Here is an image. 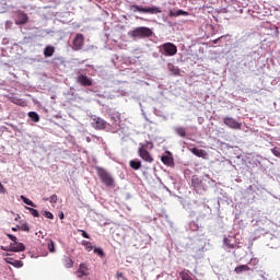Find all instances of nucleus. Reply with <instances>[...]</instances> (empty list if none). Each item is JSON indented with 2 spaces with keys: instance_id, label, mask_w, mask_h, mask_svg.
I'll list each match as a JSON object with an SVG mask.
<instances>
[{
  "instance_id": "cd10ccee",
  "label": "nucleus",
  "mask_w": 280,
  "mask_h": 280,
  "mask_svg": "<svg viewBox=\"0 0 280 280\" xmlns=\"http://www.w3.org/2000/svg\"><path fill=\"white\" fill-rule=\"evenodd\" d=\"M48 250L49 253H56V244L54 243L52 240L48 242Z\"/></svg>"
},
{
  "instance_id": "5701e85b",
  "label": "nucleus",
  "mask_w": 280,
  "mask_h": 280,
  "mask_svg": "<svg viewBox=\"0 0 280 280\" xmlns=\"http://www.w3.org/2000/svg\"><path fill=\"white\" fill-rule=\"evenodd\" d=\"M21 200H23L24 205H27L28 207H34L36 208V203H34V201L30 200L27 197L25 196H21Z\"/></svg>"
},
{
  "instance_id": "f03ea898",
  "label": "nucleus",
  "mask_w": 280,
  "mask_h": 280,
  "mask_svg": "<svg viewBox=\"0 0 280 280\" xmlns=\"http://www.w3.org/2000/svg\"><path fill=\"white\" fill-rule=\"evenodd\" d=\"M130 38H150L152 36V30L145 26H139L128 33Z\"/></svg>"
},
{
  "instance_id": "79ce46f5",
  "label": "nucleus",
  "mask_w": 280,
  "mask_h": 280,
  "mask_svg": "<svg viewBox=\"0 0 280 280\" xmlns=\"http://www.w3.org/2000/svg\"><path fill=\"white\" fill-rule=\"evenodd\" d=\"M1 250L9 252V250H10V245H9V247H3V246H1Z\"/></svg>"
},
{
  "instance_id": "473e14b6",
  "label": "nucleus",
  "mask_w": 280,
  "mask_h": 280,
  "mask_svg": "<svg viewBox=\"0 0 280 280\" xmlns=\"http://www.w3.org/2000/svg\"><path fill=\"white\" fill-rule=\"evenodd\" d=\"M44 215L45 218H47L48 220H54V213L49 212V211H44Z\"/></svg>"
},
{
  "instance_id": "7ed1b4c3",
  "label": "nucleus",
  "mask_w": 280,
  "mask_h": 280,
  "mask_svg": "<svg viewBox=\"0 0 280 280\" xmlns=\"http://www.w3.org/2000/svg\"><path fill=\"white\" fill-rule=\"evenodd\" d=\"M129 9L131 12H140L142 14H161L163 12L159 7H141L138 4H131Z\"/></svg>"
},
{
  "instance_id": "a19ab883",
  "label": "nucleus",
  "mask_w": 280,
  "mask_h": 280,
  "mask_svg": "<svg viewBox=\"0 0 280 280\" xmlns=\"http://www.w3.org/2000/svg\"><path fill=\"white\" fill-rule=\"evenodd\" d=\"M59 219H60V220H65V212H60Z\"/></svg>"
},
{
  "instance_id": "412c9836",
  "label": "nucleus",
  "mask_w": 280,
  "mask_h": 280,
  "mask_svg": "<svg viewBox=\"0 0 280 280\" xmlns=\"http://www.w3.org/2000/svg\"><path fill=\"white\" fill-rule=\"evenodd\" d=\"M129 165H130L131 170H141V162L140 161L131 160L129 162Z\"/></svg>"
},
{
  "instance_id": "4468645a",
  "label": "nucleus",
  "mask_w": 280,
  "mask_h": 280,
  "mask_svg": "<svg viewBox=\"0 0 280 280\" xmlns=\"http://www.w3.org/2000/svg\"><path fill=\"white\" fill-rule=\"evenodd\" d=\"M77 277H79V279H82V277H89V266H86V264H81L79 266Z\"/></svg>"
},
{
  "instance_id": "f8f14e48",
  "label": "nucleus",
  "mask_w": 280,
  "mask_h": 280,
  "mask_svg": "<svg viewBox=\"0 0 280 280\" xmlns=\"http://www.w3.org/2000/svg\"><path fill=\"white\" fill-rule=\"evenodd\" d=\"M77 82L78 84H81V86H93V81L91 80V78L84 74H80L79 77H77Z\"/></svg>"
},
{
  "instance_id": "39448f33",
  "label": "nucleus",
  "mask_w": 280,
  "mask_h": 280,
  "mask_svg": "<svg viewBox=\"0 0 280 280\" xmlns=\"http://www.w3.org/2000/svg\"><path fill=\"white\" fill-rule=\"evenodd\" d=\"M7 237L13 242L10 244L11 253H23V250H25V245L23 243H19L16 236L7 234Z\"/></svg>"
},
{
  "instance_id": "20e7f679",
  "label": "nucleus",
  "mask_w": 280,
  "mask_h": 280,
  "mask_svg": "<svg viewBox=\"0 0 280 280\" xmlns=\"http://www.w3.org/2000/svg\"><path fill=\"white\" fill-rule=\"evenodd\" d=\"M160 51L163 56H176L178 54V47L173 43H164L160 46Z\"/></svg>"
},
{
  "instance_id": "b1692460",
  "label": "nucleus",
  "mask_w": 280,
  "mask_h": 280,
  "mask_svg": "<svg viewBox=\"0 0 280 280\" xmlns=\"http://www.w3.org/2000/svg\"><path fill=\"white\" fill-rule=\"evenodd\" d=\"M179 277L182 280H191V276H189V270H184L179 272Z\"/></svg>"
},
{
  "instance_id": "a878e982",
  "label": "nucleus",
  "mask_w": 280,
  "mask_h": 280,
  "mask_svg": "<svg viewBox=\"0 0 280 280\" xmlns=\"http://www.w3.org/2000/svg\"><path fill=\"white\" fill-rule=\"evenodd\" d=\"M25 209H27V211H30L31 215H33V218H40V213H38V210L34 209V208H30V207H25Z\"/></svg>"
},
{
  "instance_id": "f3484780",
  "label": "nucleus",
  "mask_w": 280,
  "mask_h": 280,
  "mask_svg": "<svg viewBox=\"0 0 280 280\" xmlns=\"http://www.w3.org/2000/svg\"><path fill=\"white\" fill-rule=\"evenodd\" d=\"M250 271V267L248 265H240L234 269L235 275H242V272Z\"/></svg>"
},
{
  "instance_id": "a211bd4d",
  "label": "nucleus",
  "mask_w": 280,
  "mask_h": 280,
  "mask_svg": "<svg viewBox=\"0 0 280 280\" xmlns=\"http://www.w3.org/2000/svg\"><path fill=\"white\" fill-rule=\"evenodd\" d=\"M56 51V48L54 46H46L44 49V56L45 58H51Z\"/></svg>"
},
{
  "instance_id": "393cba45",
  "label": "nucleus",
  "mask_w": 280,
  "mask_h": 280,
  "mask_svg": "<svg viewBox=\"0 0 280 280\" xmlns=\"http://www.w3.org/2000/svg\"><path fill=\"white\" fill-rule=\"evenodd\" d=\"M168 70L173 75H180V69L176 68V66L171 65Z\"/></svg>"
},
{
  "instance_id": "6ab92c4d",
  "label": "nucleus",
  "mask_w": 280,
  "mask_h": 280,
  "mask_svg": "<svg viewBox=\"0 0 280 280\" xmlns=\"http://www.w3.org/2000/svg\"><path fill=\"white\" fill-rule=\"evenodd\" d=\"M174 131H175V135H178V137H182L183 139L187 137V129H185V127H176Z\"/></svg>"
},
{
  "instance_id": "e433bc0d",
  "label": "nucleus",
  "mask_w": 280,
  "mask_h": 280,
  "mask_svg": "<svg viewBox=\"0 0 280 280\" xmlns=\"http://www.w3.org/2000/svg\"><path fill=\"white\" fill-rule=\"evenodd\" d=\"M12 266H14L15 268H21V266H23V262L15 260Z\"/></svg>"
},
{
  "instance_id": "58836bf2",
  "label": "nucleus",
  "mask_w": 280,
  "mask_h": 280,
  "mask_svg": "<svg viewBox=\"0 0 280 280\" xmlns=\"http://www.w3.org/2000/svg\"><path fill=\"white\" fill-rule=\"evenodd\" d=\"M4 261L7 264H10L11 266H12V264H14L12 258H5Z\"/></svg>"
},
{
  "instance_id": "c9c22d12",
  "label": "nucleus",
  "mask_w": 280,
  "mask_h": 280,
  "mask_svg": "<svg viewBox=\"0 0 280 280\" xmlns=\"http://www.w3.org/2000/svg\"><path fill=\"white\" fill-rule=\"evenodd\" d=\"M81 235L82 237H84L85 240H91V236L89 235V233H86V231L81 230Z\"/></svg>"
},
{
  "instance_id": "72a5a7b5",
  "label": "nucleus",
  "mask_w": 280,
  "mask_h": 280,
  "mask_svg": "<svg viewBox=\"0 0 280 280\" xmlns=\"http://www.w3.org/2000/svg\"><path fill=\"white\" fill-rule=\"evenodd\" d=\"M224 244L228 246V248H235V245L231 244V241L229 238H224Z\"/></svg>"
},
{
  "instance_id": "4c0bfd02",
  "label": "nucleus",
  "mask_w": 280,
  "mask_h": 280,
  "mask_svg": "<svg viewBox=\"0 0 280 280\" xmlns=\"http://www.w3.org/2000/svg\"><path fill=\"white\" fill-rule=\"evenodd\" d=\"M5 186H3V184L0 183V194H5Z\"/></svg>"
},
{
  "instance_id": "9b49d317",
  "label": "nucleus",
  "mask_w": 280,
  "mask_h": 280,
  "mask_svg": "<svg viewBox=\"0 0 280 280\" xmlns=\"http://www.w3.org/2000/svg\"><path fill=\"white\" fill-rule=\"evenodd\" d=\"M138 154L139 156L145 161L147 163H152L154 161V159L152 158V155L148 152V150H145V148L141 147L138 150Z\"/></svg>"
},
{
  "instance_id": "6e6552de",
  "label": "nucleus",
  "mask_w": 280,
  "mask_h": 280,
  "mask_svg": "<svg viewBox=\"0 0 280 280\" xmlns=\"http://www.w3.org/2000/svg\"><path fill=\"white\" fill-rule=\"evenodd\" d=\"M84 47V35L79 33L72 40V49L73 51H80Z\"/></svg>"
},
{
  "instance_id": "ea45409f",
  "label": "nucleus",
  "mask_w": 280,
  "mask_h": 280,
  "mask_svg": "<svg viewBox=\"0 0 280 280\" xmlns=\"http://www.w3.org/2000/svg\"><path fill=\"white\" fill-rule=\"evenodd\" d=\"M221 38H224V36H221V37H219L217 39H213L212 40L213 45H218V42L221 40Z\"/></svg>"
},
{
  "instance_id": "423d86ee",
  "label": "nucleus",
  "mask_w": 280,
  "mask_h": 280,
  "mask_svg": "<svg viewBox=\"0 0 280 280\" xmlns=\"http://www.w3.org/2000/svg\"><path fill=\"white\" fill-rule=\"evenodd\" d=\"M191 185L196 191V194H202L207 190V186L202 179H200L198 176H192L191 178Z\"/></svg>"
},
{
  "instance_id": "7c9ffc66",
  "label": "nucleus",
  "mask_w": 280,
  "mask_h": 280,
  "mask_svg": "<svg viewBox=\"0 0 280 280\" xmlns=\"http://www.w3.org/2000/svg\"><path fill=\"white\" fill-rule=\"evenodd\" d=\"M20 231H25V233H30V225L27 223L22 224L21 226H18Z\"/></svg>"
},
{
  "instance_id": "2eb2a0df",
  "label": "nucleus",
  "mask_w": 280,
  "mask_h": 280,
  "mask_svg": "<svg viewBox=\"0 0 280 280\" xmlns=\"http://www.w3.org/2000/svg\"><path fill=\"white\" fill-rule=\"evenodd\" d=\"M189 150H190L191 154H194L195 156H198L199 159H207V156H208L207 151H205L202 149L191 148Z\"/></svg>"
},
{
  "instance_id": "bb28decb",
  "label": "nucleus",
  "mask_w": 280,
  "mask_h": 280,
  "mask_svg": "<svg viewBox=\"0 0 280 280\" xmlns=\"http://www.w3.org/2000/svg\"><path fill=\"white\" fill-rule=\"evenodd\" d=\"M65 268H73V260L70 257L63 259Z\"/></svg>"
},
{
  "instance_id": "aec40b11",
  "label": "nucleus",
  "mask_w": 280,
  "mask_h": 280,
  "mask_svg": "<svg viewBox=\"0 0 280 280\" xmlns=\"http://www.w3.org/2000/svg\"><path fill=\"white\" fill-rule=\"evenodd\" d=\"M10 102H12V104H16V106H25V101L16 96L10 97Z\"/></svg>"
},
{
  "instance_id": "c85d7f7f",
  "label": "nucleus",
  "mask_w": 280,
  "mask_h": 280,
  "mask_svg": "<svg viewBox=\"0 0 280 280\" xmlns=\"http://www.w3.org/2000/svg\"><path fill=\"white\" fill-rule=\"evenodd\" d=\"M82 246H85L86 250L89 252L93 250V244H91L89 241H83Z\"/></svg>"
},
{
  "instance_id": "c756f323",
  "label": "nucleus",
  "mask_w": 280,
  "mask_h": 280,
  "mask_svg": "<svg viewBox=\"0 0 280 280\" xmlns=\"http://www.w3.org/2000/svg\"><path fill=\"white\" fill-rule=\"evenodd\" d=\"M45 200H49L51 205H56V202H58V195H51L48 199Z\"/></svg>"
},
{
  "instance_id": "4be33fe9",
  "label": "nucleus",
  "mask_w": 280,
  "mask_h": 280,
  "mask_svg": "<svg viewBox=\"0 0 280 280\" xmlns=\"http://www.w3.org/2000/svg\"><path fill=\"white\" fill-rule=\"evenodd\" d=\"M28 117H30V119H32V121H35V122L40 121V117L38 116V113H36V112H30Z\"/></svg>"
},
{
  "instance_id": "dca6fc26",
  "label": "nucleus",
  "mask_w": 280,
  "mask_h": 280,
  "mask_svg": "<svg viewBox=\"0 0 280 280\" xmlns=\"http://www.w3.org/2000/svg\"><path fill=\"white\" fill-rule=\"evenodd\" d=\"M168 16H189V12L183 11V10H177V11L171 10L168 12Z\"/></svg>"
},
{
  "instance_id": "37998d69",
  "label": "nucleus",
  "mask_w": 280,
  "mask_h": 280,
  "mask_svg": "<svg viewBox=\"0 0 280 280\" xmlns=\"http://www.w3.org/2000/svg\"><path fill=\"white\" fill-rule=\"evenodd\" d=\"M12 231H16V228H12Z\"/></svg>"
},
{
  "instance_id": "0eeeda50",
  "label": "nucleus",
  "mask_w": 280,
  "mask_h": 280,
  "mask_svg": "<svg viewBox=\"0 0 280 280\" xmlns=\"http://www.w3.org/2000/svg\"><path fill=\"white\" fill-rule=\"evenodd\" d=\"M223 124L228 127L231 128L232 130H242V122L236 121L235 118L233 117H224L223 118Z\"/></svg>"
},
{
  "instance_id": "f704fd0d",
  "label": "nucleus",
  "mask_w": 280,
  "mask_h": 280,
  "mask_svg": "<svg viewBox=\"0 0 280 280\" xmlns=\"http://www.w3.org/2000/svg\"><path fill=\"white\" fill-rule=\"evenodd\" d=\"M94 253L100 255V257H104V250L102 248H94Z\"/></svg>"
},
{
  "instance_id": "9d476101",
  "label": "nucleus",
  "mask_w": 280,
  "mask_h": 280,
  "mask_svg": "<svg viewBox=\"0 0 280 280\" xmlns=\"http://www.w3.org/2000/svg\"><path fill=\"white\" fill-rule=\"evenodd\" d=\"M30 21V18L26 15L25 12L19 11L15 16V25H25Z\"/></svg>"
},
{
  "instance_id": "ddd939ff",
  "label": "nucleus",
  "mask_w": 280,
  "mask_h": 280,
  "mask_svg": "<svg viewBox=\"0 0 280 280\" xmlns=\"http://www.w3.org/2000/svg\"><path fill=\"white\" fill-rule=\"evenodd\" d=\"M161 161L164 165H167V167H174V158H172L170 151L166 152V155H162Z\"/></svg>"
},
{
  "instance_id": "2f4dec72",
  "label": "nucleus",
  "mask_w": 280,
  "mask_h": 280,
  "mask_svg": "<svg viewBox=\"0 0 280 280\" xmlns=\"http://www.w3.org/2000/svg\"><path fill=\"white\" fill-rule=\"evenodd\" d=\"M272 154L276 155L278 159H280V149L279 148H273L271 150Z\"/></svg>"
},
{
  "instance_id": "f257e3e1",
  "label": "nucleus",
  "mask_w": 280,
  "mask_h": 280,
  "mask_svg": "<svg viewBox=\"0 0 280 280\" xmlns=\"http://www.w3.org/2000/svg\"><path fill=\"white\" fill-rule=\"evenodd\" d=\"M96 174L98 178H101L103 185L106 187H115V178H113L108 171L102 168L101 166H96Z\"/></svg>"
},
{
  "instance_id": "1a4fd4ad",
  "label": "nucleus",
  "mask_w": 280,
  "mask_h": 280,
  "mask_svg": "<svg viewBox=\"0 0 280 280\" xmlns=\"http://www.w3.org/2000/svg\"><path fill=\"white\" fill-rule=\"evenodd\" d=\"M92 126L95 128V130H105L106 120L102 119L101 117H94L92 120Z\"/></svg>"
}]
</instances>
